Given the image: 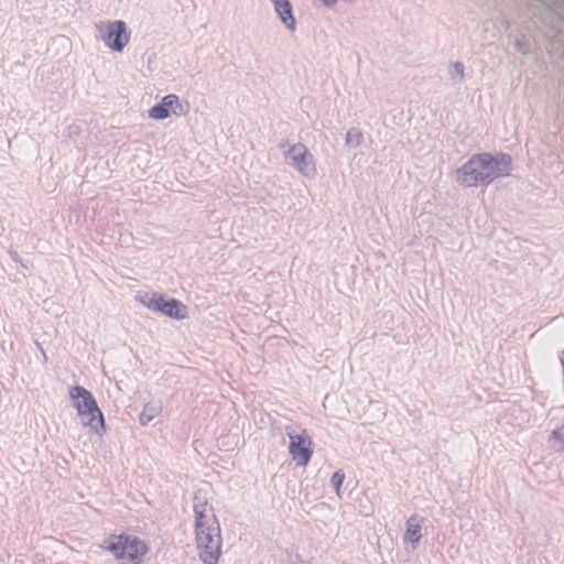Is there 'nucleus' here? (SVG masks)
<instances>
[{
    "label": "nucleus",
    "mask_w": 564,
    "mask_h": 564,
    "mask_svg": "<svg viewBox=\"0 0 564 564\" xmlns=\"http://www.w3.org/2000/svg\"><path fill=\"white\" fill-rule=\"evenodd\" d=\"M141 303L148 308L161 312L171 318L184 319L187 317V307L174 299L165 300L162 295L152 294L141 300Z\"/></svg>",
    "instance_id": "nucleus-5"
},
{
    "label": "nucleus",
    "mask_w": 564,
    "mask_h": 564,
    "mask_svg": "<svg viewBox=\"0 0 564 564\" xmlns=\"http://www.w3.org/2000/svg\"><path fill=\"white\" fill-rule=\"evenodd\" d=\"M352 137H354V134H352L351 132H348V133H347V142H348V143H351V142H352Z\"/></svg>",
    "instance_id": "nucleus-15"
},
{
    "label": "nucleus",
    "mask_w": 564,
    "mask_h": 564,
    "mask_svg": "<svg viewBox=\"0 0 564 564\" xmlns=\"http://www.w3.org/2000/svg\"><path fill=\"white\" fill-rule=\"evenodd\" d=\"M511 159L502 154L494 158L488 153L473 156L458 170V181L465 186H478L508 174Z\"/></svg>",
    "instance_id": "nucleus-2"
},
{
    "label": "nucleus",
    "mask_w": 564,
    "mask_h": 564,
    "mask_svg": "<svg viewBox=\"0 0 564 564\" xmlns=\"http://www.w3.org/2000/svg\"><path fill=\"white\" fill-rule=\"evenodd\" d=\"M326 4H334L337 0H323Z\"/></svg>",
    "instance_id": "nucleus-16"
},
{
    "label": "nucleus",
    "mask_w": 564,
    "mask_h": 564,
    "mask_svg": "<svg viewBox=\"0 0 564 564\" xmlns=\"http://www.w3.org/2000/svg\"><path fill=\"white\" fill-rule=\"evenodd\" d=\"M344 474L340 473V471H336L333 477H332V482L334 484L335 488H336V491L337 494H339V489H340V486L344 481Z\"/></svg>",
    "instance_id": "nucleus-13"
},
{
    "label": "nucleus",
    "mask_w": 564,
    "mask_h": 564,
    "mask_svg": "<svg viewBox=\"0 0 564 564\" xmlns=\"http://www.w3.org/2000/svg\"><path fill=\"white\" fill-rule=\"evenodd\" d=\"M275 7V11L280 15L282 22L289 28L293 29L295 25V19L292 15V7L289 0H272Z\"/></svg>",
    "instance_id": "nucleus-11"
},
{
    "label": "nucleus",
    "mask_w": 564,
    "mask_h": 564,
    "mask_svg": "<svg viewBox=\"0 0 564 564\" xmlns=\"http://www.w3.org/2000/svg\"><path fill=\"white\" fill-rule=\"evenodd\" d=\"M100 31H106L102 36L104 42L111 50L120 52L128 44L130 34L127 31L126 23L123 21H115L99 25Z\"/></svg>",
    "instance_id": "nucleus-6"
},
{
    "label": "nucleus",
    "mask_w": 564,
    "mask_h": 564,
    "mask_svg": "<svg viewBox=\"0 0 564 564\" xmlns=\"http://www.w3.org/2000/svg\"><path fill=\"white\" fill-rule=\"evenodd\" d=\"M291 159L296 169L304 175L308 176L314 173V164L312 155L303 144H295L290 150Z\"/></svg>",
    "instance_id": "nucleus-9"
},
{
    "label": "nucleus",
    "mask_w": 564,
    "mask_h": 564,
    "mask_svg": "<svg viewBox=\"0 0 564 564\" xmlns=\"http://www.w3.org/2000/svg\"><path fill=\"white\" fill-rule=\"evenodd\" d=\"M456 72H458L460 75H463V66L460 64L455 65Z\"/></svg>",
    "instance_id": "nucleus-14"
},
{
    "label": "nucleus",
    "mask_w": 564,
    "mask_h": 564,
    "mask_svg": "<svg viewBox=\"0 0 564 564\" xmlns=\"http://www.w3.org/2000/svg\"><path fill=\"white\" fill-rule=\"evenodd\" d=\"M355 137H356V142H358L361 135L359 133H357Z\"/></svg>",
    "instance_id": "nucleus-17"
},
{
    "label": "nucleus",
    "mask_w": 564,
    "mask_h": 564,
    "mask_svg": "<svg viewBox=\"0 0 564 564\" xmlns=\"http://www.w3.org/2000/svg\"><path fill=\"white\" fill-rule=\"evenodd\" d=\"M404 539L414 544L421 539V524L414 518L408 520Z\"/></svg>",
    "instance_id": "nucleus-12"
},
{
    "label": "nucleus",
    "mask_w": 564,
    "mask_h": 564,
    "mask_svg": "<svg viewBox=\"0 0 564 564\" xmlns=\"http://www.w3.org/2000/svg\"><path fill=\"white\" fill-rule=\"evenodd\" d=\"M195 540L205 564H216L221 554L220 524L214 507L199 491L194 497Z\"/></svg>",
    "instance_id": "nucleus-1"
},
{
    "label": "nucleus",
    "mask_w": 564,
    "mask_h": 564,
    "mask_svg": "<svg viewBox=\"0 0 564 564\" xmlns=\"http://www.w3.org/2000/svg\"><path fill=\"white\" fill-rule=\"evenodd\" d=\"M291 159L296 169L304 175L308 176L314 173V164L312 155L303 144H295L290 150Z\"/></svg>",
    "instance_id": "nucleus-8"
},
{
    "label": "nucleus",
    "mask_w": 564,
    "mask_h": 564,
    "mask_svg": "<svg viewBox=\"0 0 564 564\" xmlns=\"http://www.w3.org/2000/svg\"><path fill=\"white\" fill-rule=\"evenodd\" d=\"M106 550L123 564H139L149 551L147 543L137 536L119 534L110 539Z\"/></svg>",
    "instance_id": "nucleus-4"
},
{
    "label": "nucleus",
    "mask_w": 564,
    "mask_h": 564,
    "mask_svg": "<svg viewBox=\"0 0 564 564\" xmlns=\"http://www.w3.org/2000/svg\"><path fill=\"white\" fill-rule=\"evenodd\" d=\"M69 397L84 425L97 433L105 431L104 415L87 389L80 386L73 387L69 390Z\"/></svg>",
    "instance_id": "nucleus-3"
},
{
    "label": "nucleus",
    "mask_w": 564,
    "mask_h": 564,
    "mask_svg": "<svg viewBox=\"0 0 564 564\" xmlns=\"http://www.w3.org/2000/svg\"><path fill=\"white\" fill-rule=\"evenodd\" d=\"M177 108L181 109L178 97L175 95H167L162 99L160 105L151 108L149 116L155 120H162L169 117L170 112L178 115Z\"/></svg>",
    "instance_id": "nucleus-10"
},
{
    "label": "nucleus",
    "mask_w": 564,
    "mask_h": 564,
    "mask_svg": "<svg viewBox=\"0 0 564 564\" xmlns=\"http://www.w3.org/2000/svg\"><path fill=\"white\" fill-rule=\"evenodd\" d=\"M289 452L292 459L299 466H306L313 455L311 437L305 432L296 435L289 434Z\"/></svg>",
    "instance_id": "nucleus-7"
}]
</instances>
